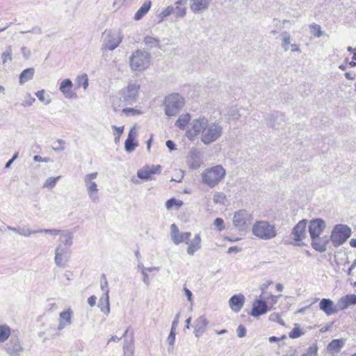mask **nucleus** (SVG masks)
<instances>
[{
  "mask_svg": "<svg viewBox=\"0 0 356 356\" xmlns=\"http://www.w3.org/2000/svg\"><path fill=\"white\" fill-rule=\"evenodd\" d=\"M222 131L220 122L211 121L205 117H200L190 122L186 131V136L191 141L199 136L201 142L208 145L217 141L222 136Z\"/></svg>",
  "mask_w": 356,
  "mask_h": 356,
  "instance_id": "1",
  "label": "nucleus"
},
{
  "mask_svg": "<svg viewBox=\"0 0 356 356\" xmlns=\"http://www.w3.org/2000/svg\"><path fill=\"white\" fill-rule=\"evenodd\" d=\"M139 89V84L134 82L129 83L127 87L120 90L118 96L113 98V110L116 112L124 106L133 105L137 101Z\"/></svg>",
  "mask_w": 356,
  "mask_h": 356,
  "instance_id": "2",
  "label": "nucleus"
},
{
  "mask_svg": "<svg viewBox=\"0 0 356 356\" xmlns=\"http://www.w3.org/2000/svg\"><path fill=\"white\" fill-rule=\"evenodd\" d=\"M252 230L254 236L264 241L271 240L277 234L275 225L266 220L257 221L252 225Z\"/></svg>",
  "mask_w": 356,
  "mask_h": 356,
  "instance_id": "3",
  "label": "nucleus"
},
{
  "mask_svg": "<svg viewBox=\"0 0 356 356\" xmlns=\"http://www.w3.org/2000/svg\"><path fill=\"white\" fill-rule=\"evenodd\" d=\"M163 106L166 115L175 116L184 106V99L179 93H172L165 97Z\"/></svg>",
  "mask_w": 356,
  "mask_h": 356,
  "instance_id": "4",
  "label": "nucleus"
},
{
  "mask_svg": "<svg viewBox=\"0 0 356 356\" xmlns=\"http://www.w3.org/2000/svg\"><path fill=\"white\" fill-rule=\"evenodd\" d=\"M151 54L145 51L136 50L129 58L131 69L134 72H142L150 65Z\"/></svg>",
  "mask_w": 356,
  "mask_h": 356,
  "instance_id": "5",
  "label": "nucleus"
},
{
  "mask_svg": "<svg viewBox=\"0 0 356 356\" xmlns=\"http://www.w3.org/2000/svg\"><path fill=\"white\" fill-rule=\"evenodd\" d=\"M226 171L220 165L206 169L202 173V181L212 188L216 186L225 176Z\"/></svg>",
  "mask_w": 356,
  "mask_h": 356,
  "instance_id": "6",
  "label": "nucleus"
},
{
  "mask_svg": "<svg viewBox=\"0 0 356 356\" xmlns=\"http://www.w3.org/2000/svg\"><path fill=\"white\" fill-rule=\"evenodd\" d=\"M351 235V229L346 225H336L332 232L330 239L334 246L344 243Z\"/></svg>",
  "mask_w": 356,
  "mask_h": 356,
  "instance_id": "7",
  "label": "nucleus"
},
{
  "mask_svg": "<svg viewBox=\"0 0 356 356\" xmlns=\"http://www.w3.org/2000/svg\"><path fill=\"white\" fill-rule=\"evenodd\" d=\"M252 220V214L245 209H240L234 214L233 224L239 231L245 230L251 225Z\"/></svg>",
  "mask_w": 356,
  "mask_h": 356,
  "instance_id": "8",
  "label": "nucleus"
},
{
  "mask_svg": "<svg viewBox=\"0 0 356 356\" xmlns=\"http://www.w3.org/2000/svg\"><path fill=\"white\" fill-rule=\"evenodd\" d=\"M307 223V220L303 219L298 222L293 228L291 236L293 240L292 243L293 245L297 246H303L305 245L302 241L306 237Z\"/></svg>",
  "mask_w": 356,
  "mask_h": 356,
  "instance_id": "9",
  "label": "nucleus"
},
{
  "mask_svg": "<svg viewBox=\"0 0 356 356\" xmlns=\"http://www.w3.org/2000/svg\"><path fill=\"white\" fill-rule=\"evenodd\" d=\"M97 175L98 173L96 172L87 174L83 178L88 195L93 202H97L99 200V196L97 195L99 189L96 182L93 181V179L97 178Z\"/></svg>",
  "mask_w": 356,
  "mask_h": 356,
  "instance_id": "10",
  "label": "nucleus"
},
{
  "mask_svg": "<svg viewBox=\"0 0 356 356\" xmlns=\"http://www.w3.org/2000/svg\"><path fill=\"white\" fill-rule=\"evenodd\" d=\"M46 234L51 236L59 235L60 244L67 250L72 245L73 234L69 230H60L56 229H46Z\"/></svg>",
  "mask_w": 356,
  "mask_h": 356,
  "instance_id": "11",
  "label": "nucleus"
},
{
  "mask_svg": "<svg viewBox=\"0 0 356 356\" xmlns=\"http://www.w3.org/2000/svg\"><path fill=\"white\" fill-rule=\"evenodd\" d=\"M122 42V37L119 33H106L104 40V47L110 51L114 50L118 47Z\"/></svg>",
  "mask_w": 356,
  "mask_h": 356,
  "instance_id": "12",
  "label": "nucleus"
},
{
  "mask_svg": "<svg viewBox=\"0 0 356 356\" xmlns=\"http://www.w3.org/2000/svg\"><path fill=\"white\" fill-rule=\"evenodd\" d=\"M170 231L171 238L175 244L178 245L183 242L188 243V240L191 236V232H186L179 234L178 227L175 224L171 225Z\"/></svg>",
  "mask_w": 356,
  "mask_h": 356,
  "instance_id": "13",
  "label": "nucleus"
},
{
  "mask_svg": "<svg viewBox=\"0 0 356 356\" xmlns=\"http://www.w3.org/2000/svg\"><path fill=\"white\" fill-rule=\"evenodd\" d=\"M325 228V222L321 218L313 219L309 222L308 230L310 237L321 235Z\"/></svg>",
  "mask_w": 356,
  "mask_h": 356,
  "instance_id": "14",
  "label": "nucleus"
},
{
  "mask_svg": "<svg viewBox=\"0 0 356 356\" xmlns=\"http://www.w3.org/2000/svg\"><path fill=\"white\" fill-rule=\"evenodd\" d=\"M312 238V248L319 252H325L327 250V245L329 243V237L327 236L311 237Z\"/></svg>",
  "mask_w": 356,
  "mask_h": 356,
  "instance_id": "15",
  "label": "nucleus"
},
{
  "mask_svg": "<svg viewBox=\"0 0 356 356\" xmlns=\"http://www.w3.org/2000/svg\"><path fill=\"white\" fill-rule=\"evenodd\" d=\"M5 350L10 356H18L22 347L17 337H12L9 342L5 345Z\"/></svg>",
  "mask_w": 356,
  "mask_h": 356,
  "instance_id": "16",
  "label": "nucleus"
},
{
  "mask_svg": "<svg viewBox=\"0 0 356 356\" xmlns=\"http://www.w3.org/2000/svg\"><path fill=\"white\" fill-rule=\"evenodd\" d=\"M68 259L67 249L58 245L55 250V263L56 266L64 267L65 262Z\"/></svg>",
  "mask_w": 356,
  "mask_h": 356,
  "instance_id": "17",
  "label": "nucleus"
},
{
  "mask_svg": "<svg viewBox=\"0 0 356 356\" xmlns=\"http://www.w3.org/2000/svg\"><path fill=\"white\" fill-rule=\"evenodd\" d=\"M73 86L72 81L70 79H65L60 84L59 90L67 99H76L77 95L72 90Z\"/></svg>",
  "mask_w": 356,
  "mask_h": 356,
  "instance_id": "18",
  "label": "nucleus"
},
{
  "mask_svg": "<svg viewBox=\"0 0 356 356\" xmlns=\"http://www.w3.org/2000/svg\"><path fill=\"white\" fill-rule=\"evenodd\" d=\"M319 308L327 316H331L337 313V305L329 298H323L319 302Z\"/></svg>",
  "mask_w": 356,
  "mask_h": 356,
  "instance_id": "19",
  "label": "nucleus"
},
{
  "mask_svg": "<svg viewBox=\"0 0 356 356\" xmlns=\"http://www.w3.org/2000/svg\"><path fill=\"white\" fill-rule=\"evenodd\" d=\"M268 312V305L266 302L262 300H256L252 305L251 315L254 317L266 314Z\"/></svg>",
  "mask_w": 356,
  "mask_h": 356,
  "instance_id": "20",
  "label": "nucleus"
},
{
  "mask_svg": "<svg viewBox=\"0 0 356 356\" xmlns=\"http://www.w3.org/2000/svg\"><path fill=\"white\" fill-rule=\"evenodd\" d=\"M211 0H191V9L194 13H202L208 10Z\"/></svg>",
  "mask_w": 356,
  "mask_h": 356,
  "instance_id": "21",
  "label": "nucleus"
},
{
  "mask_svg": "<svg viewBox=\"0 0 356 356\" xmlns=\"http://www.w3.org/2000/svg\"><path fill=\"white\" fill-rule=\"evenodd\" d=\"M208 324L209 321L204 316H200L195 321L194 334L197 338H199L204 333Z\"/></svg>",
  "mask_w": 356,
  "mask_h": 356,
  "instance_id": "22",
  "label": "nucleus"
},
{
  "mask_svg": "<svg viewBox=\"0 0 356 356\" xmlns=\"http://www.w3.org/2000/svg\"><path fill=\"white\" fill-rule=\"evenodd\" d=\"M245 302V297L242 294L234 295L229 300L230 308L234 312H239Z\"/></svg>",
  "mask_w": 356,
  "mask_h": 356,
  "instance_id": "23",
  "label": "nucleus"
},
{
  "mask_svg": "<svg viewBox=\"0 0 356 356\" xmlns=\"http://www.w3.org/2000/svg\"><path fill=\"white\" fill-rule=\"evenodd\" d=\"M72 312L70 309L67 311H64L60 313L59 316V324L58 329L59 330H63L66 325H71L72 323Z\"/></svg>",
  "mask_w": 356,
  "mask_h": 356,
  "instance_id": "24",
  "label": "nucleus"
},
{
  "mask_svg": "<svg viewBox=\"0 0 356 356\" xmlns=\"http://www.w3.org/2000/svg\"><path fill=\"white\" fill-rule=\"evenodd\" d=\"M284 120V115L280 113L275 112L266 118L267 125L275 128Z\"/></svg>",
  "mask_w": 356,
  "mask_h": 356,
  "instance_id": "25",
  "label": "nucleus"
},
{
  "mask_svg": "<svg viewBox=\"0 0 356 356\" xmlns=\"http://www.w3.org/2000/svg\"><path fill=\"white\" fill-rule=\"evenodd\" d=\"M108 292L109 290L106 289V293H104V296L99 299L98 302V307L106 315H108L110 312Z\"/></svg>",
  "mask_w": 356,
  "mask_h": 356,
  "instance_id": "26",
  "label": "nucleus"
},
{
  "mask_svg": "<svg viewBox=\"0 0 356 356\" xmlns=\"http://www.w3.org/2000/svg\"><path fill=\"white\" fill-rule=\"evenodd\" d=\"M35 70L33 67L27 68L23 70L19 74V83L23 86L27 81L31 80L33 77Z\"/></svg>",
  "mask_w": 356,
  "mask_h": 356,
  "instance_id": "27",
  "label": "nucleus"
},
{
  "mask_svg": "<svg viewBox=\"0 0 356 356\" xmlns=\"http://www.w3.org/2000/svg\"><path fill=\"white\" fill-rule=\"evenodd\" d=\"M189 162H191V168L197 169L200 166L201 153L196 149L191 151L189 156Z\"/></svg>",
  "mask_w": 356,
  "mask_h": 356,
  "instance_id": "28",
  "label": "nucleus"
},
{
  "mask_svg": "<svg viewBox=\"0 0 356 356\" xmlns=\"http://www.w3.org/2000/svg\"><path fill=\"white\" fill-rule=\"evenodd\" d=\"M201 238L199 234H196L193 241L189 244L187 248V253L189 255H193L194 253L201 248Z\"/></svg>",
  "mask_w": 356,
  "mask_h": 356,
  "instance_id": "29",
  "label": "nucleus"
},
{
  "mask_svg": "<svg viewBox=\"0 0 356 356\" xmlns=\"http://www.w3.org/2000/svg\"><path fill=\"white\" fill-rule=\"evenodd\" d=\"M344 345L343 339H334L327 346V350L332 353H339Z\"/></svg>",
  "mask_w": 356,
  "mask_h": 356,
  "instance_id": "30",
  "label": "nucleus"
},
{
  "mask_svg": "<svg viewBox=\"0 0 356 356\" xmlns=\"http://www.w3.org/2000/svg\"><path fill=\"white\" fill-rule=\"evenodd\" d=\"M152 6L150 1L145 2L142 6L137 10L134 15L135 20H140L149 10Z\"/></svg>",
  "mask_w": 356,
  "mask_h": 356,
  "instance_id": "31",
  "label": "nucleus"
},
{
  "mask_svg": "<svg viewBox=\"0 0 356 356\" xmlns=\"http://www.w3.org/2000/svg\"><path fill=\"white\" fill-rule=\"evenodd\" d=\"M191 115L188 113L180 115L176 121L175 125L180 129H185L186 127L189 126Z\"/></svg>",
  "mask_w": 356,
  "mask_h": 356,
  "instance_id": "32",
  "label": "nucleus"
},
{
  "mask_svg": "<svg viewBox=\"0 0 356 356\" xmlns=\"http://www.w3.org/2000/svg\"><path fill=\"white\" fill-rule=\"evenodd\" d=\"M182 205L183 202L175 198H170L165 202V207L168 211L172 209L179 210Z\"/></svg>",
  "mask_w": 356,
  "mask_h": 356,
  "instance_id": "33",
  "label": "nucleus"
},
{
  "mask_svg": "<svg viewBox=\"0 0 356 356\" xmlns=\"http://www.w3.org/2000/svg\"><path fill=\"white\" fill-rule=\"evenodd\" d=\"M10 334V329L6 325H0V343L4 342L8 339Z\"/></svg>",
  "mask_w": 356,
  "mask_h": 356,
  "instance_id": "34",
  "label": "nucleus"
},
{
  "mask_svg": "<svg viewBox=\"0 0 356 356\" xmlns=\"http://www.w3.org/2000/svg\"><path fill=\"white\" fill-rule=\"evenodd\" d=\"M76 83L78 87L82 86L83 89H86L88 87V78L86 74L79 75L76 79Z\"/></svg>",
  "mask_w": 356,
  "mask_h": 356,
  "instance_id": "35",
  "label": "nucleus"
},
{
  "mask_svg": "<svg viewBox=\"0 0 356 356\" xmlns=\"http://www.w3.org/2000/svg\"><path fill=\"white\" fill-rule=\"evenodd\" d=\"M144 43L149 48H153L159 46V40L151 36H146L144 38Z\"/></svg>",
  "mask_w": 356,
  "mask_h": 356,
  "instance_id": "36",
  "label": "nucleus"
},
{
  "mask_svg": "<svg viewBox=\"0 0 356 356\" xmlns=\"http://www.w3.org/2000/svg\"><path fill=\"white\" fill-rule=\"evenodd\" d=\"M138 146V143L134 140L127 138L124 142V149L128 153L132 152Z\"/></svg>",
  "mask_w": 356,
  "mask_h": 356,
  "instance_id": "37",
  "label": "nucleus"
},
{
  "mask_svg": "<svg viewBox=\"0 0 356 356\" xmlns=\"http://www.w3.org/2000/svg\"><path fill=\"white\" fill-rule=\"evenodd\" d=\"M137 175L140 179L144 180H148L152 178V175L149 172V169H147L146 166L138 170L137 172Z\"/></svg>",
  "mask_w": 356,
  "mask_h": 356,
  "instance_id": "38",
  "label": "nucleus"
},
{
  "mask_svg": "<svg viewBox=\"0 0 356 356\" xmlns=\"http://www.w3.org/2000/svg\"><path fill=\"white\" fill-rule=\"evenodd\" d=\"M43 229H31L29 227H21V231L19 235L24 236H30L33 234L36 233H42Z\"/></svg>",
  "mask_w": 356,
  "mask_h": 356,
  "instance_id": "39",
  "label": "nucleus"
},
{
  "mask_svg": "<svg viewBox=\"0 0 356 356\" xmlns=\"http://www.w3.org/2000/svg\"><path fill=\"white\" fill-rule=\"evenodd\" d=\"M282 47L284 49V51H288L289 49V44L291 43V37L289 34L286 32H284L282 34Z\"/></svg>",
  "mask_w": 356,
  "mask_h": 356,
  "instance_id": "40",
  "label": "nucleus"
},
{
  "mask_svg": "<svg viewBox=\"0 0 356 356\" xmlns=\"http://www.w3.org/2000/svg\"><path fill=\"white\" fill-rule=\"evenodd\" d=\"M226 196L222 192H218L213 195V202L216 204H225Z\"/></svg>",
  "mask_w": 356,
  "mask_h": 356,
  "instance_id": "41",
  "label": "nucleus"
},
{
  "mask_svg": "<svg viewBox=\"0 0 356 356\" xmlns=\"http://www.w3.org/2000/svg\"><path fill=\"white\" fill-rule=\"evenodd\" d=\"M302 334H303V332L300 329L299 325L296 323L295 324V327L293 328V330L289 332V336L291 339H297Z\"/></svg>",
  "mask_w": 356,
  "mask_h": 356,
  "instance_id": "42",
  "label": "nucleus"
},
{
  "mask_svg": "<svg viewBox=\"0 0 356 356\" xmlns=\"http://www.w3.org/2000/svg\"><path fill=\"white\" fill-rule=\"evenodd\" d=\"M310 29L312 34L317 38H320L323 35V32L321 31V28L318 24L314 23L310 25Z\"/></svg>",
  "mask_w": 356,
  "mask_h": 356,
  "instance_id": "43",
  "label": "nucleus"
},
{
  "mask_svg": "<svg viewBox=\"0 0 356 356\" xmlns=\"http://www.w3.org/2000/svg\"><path fill=\"white\" fill-rule=\"evenodd\" d=\"M1 59L3 64L7 63L8 61H11L12 60V49L10 47H8V49L2 53Z\"/></svg>",
  "mask_w": 356,
  "mask_h": 356,
  "instance_id": "44",
  "label": "nucleus"
},
{
  "mask_svg": "<svg viewBox=\"0 0 356 356\" xmlns=\"http://www.w3.org/2000/svg\"><path fill=\"white\" fill-rule=\"evenodd\" d=\"M174 11L175 8L172 6H169L159 14V17L162 20L164 17L170 15L172 13H174Z\"/></svg>",
  "mask_w": 356,
  "mask_h": 356,
  "instance_id": "45",
  "label": "nucleus"
},
{
  "mask_svg": "<svg viewBox=\"0 0 356 356\" xmlns=\"http://www.w3.org/2000/svg\"><path fill=\"white\" fill-rule=\"evenodd\" d=\"M337 305V312L340 310H343L349 307L345 296L341 298L339 300L337 305Z\"/></svg>",
  "mask_w": 356,
  "mask_h": 356,
  "instance_id": "46",
  "label": "nucleus"
},
{
  "mask_svg": "<svg viewBox=\"0 0 356 356\" xmlns=\"http://www.w3.org/2000/svg\"><path fill=\"white\" fill-rule=\"evenodd\" d=\"M228 116L234 120H238L241 117L236 107H232L228 111Z\"/></svg>",
  "mask_w": 356,
  "mask_h": 356,
  "instance_id": "47",
  "label": "nucleus"
},
{
  "mask_svg": "<svg viewBox=\"0 0 356 356\" xmlns=\"http://www.w3.org/2000/svg\"><path fill=\"white\" fill-rule=\"evenodd\" d=\"M65 142L62 140H58L54 142L51 146L52 149L56 152L63 151L64 149Z\"/></svg>",
  "mask_w": 356,
  "mask_h": 356,
  "instance_id": "48",
  "label": "nucleus"
},
{
  "mask_svg": "<svg viewBox=\"0 0 356 356\" xmlns=\"http://www.w3.org/2000/svg\"><path fill=\"white\" fill-rule=\"evenodd\" d=\"M269 320L273 322H277L282 325H284V321L277 313H273L269 316Z\"/></svg>",
  "mask_w": 356,
  "mask_h": 356,
  "instance_id": "49",
  "label": "nucleus"
},
{
  "mask_svg": "<svg viewBox=\"0 0 356 356\" xmlns=\"http://www.w3.org/2000/svg\"><path fill=\"white\" fill-rule=\"evenodd\" d=\"M60 178V176L56 177H51L46 179V187L53 188L55 186L57 181Z\"/></svg>",
  "mask_w": 356,
  "mask_h": 356,
  "instance_id": "50",
  "label": "nucleus"
},
{
  "mask_svg": "<svg viewBox=\"0 0 356 356\" xmlns=\"http://www.w3.org/2000/svg\"><path fill=\"white\" fill-rule=\"evenodd\" d=\"M317 347L316 346H310L307 352L301 356H317Z\"/></svg>",
  "mask_w": 356,
  "mask_h": 356,
  "instance_id": "51",
  "label": "nucleus"
},
{
  "mask_svg": "<svg viewBox=\"0 0 356 356\" xmlns=\"http://www.w3.org/2000/svg\"><path fill=\"white\" fill-rule=\"evenodd\" d=\"M213 225L218 228L219 231L225 229L224 220L220 218H217L213 222Z\"/></svg>",
  "mask_w": 356,
  "mask_h": 356,
  "instance_id": "52",
  "label": "nucleus"
},
{
  "mask_svg": "<svg viewBox=\"0 0 356 356\" xmlns=\"http://www.w3.org/2000/svg\"><path fill=\"white\" fill-rule=\"evenodd\" d=\"M237 336L240 338L244 337L246 334V328L243 325H239L236 330Z\"/></svg>",
  "mask_w": 356,
  "mask_h": 356,
  "instance_id": "53",
  "label": "nucleus"
},
{
  "mask_svg": "<svg viewBox=\"0 0 356 356\" xmlns=\"http://www.w3.org/2000/svg\"><path fill=\"white\" fill-rule=\"evenodd\" d=\"M35 101V99L34 97H32L30 94H27L25 97V100L22 104V106H31L33 104V103Z\"/></svg>",
  "mask_w": 356,
  "mask_h": 356,
  "instance_id": "54",
  "label": "nucleus"
},
{
  "mask_svg": "<svg viewBox=\"0 0 356 356\" xmlns=\"http://www.w3.org/2000/svg\"><path fill=\"white\" fill-rule=\"evenodd\" d=\"M146 167L149 169L151 175L160 172L161 170V167L159 165Z\"/></svg>",
  "mask_w": 356,
  "mask_h": 356,
  "instance_id": "55",
  "label": "nucleus"
},
{
  "mask_svg": "<svg viewBox=\"0 0 356 356\" xmlns=\"http://www.w3.org/2000/svg\"><path fill=\"white\" fill-rule=\"evenodd\" d=\"M186 8L185 7L180 8L179 6H177L176 8H175L174 13L176 14V15L177 17H182L186 15Z\"/></svg>",
  "mask_w": 356,
  "mask_h": 356,
  "instance_id": "56",
  "label": "nucleus"
},
{
  "mask_svg": "<svg viewBox=\"0 0 356 356\" xmlns=\"http://www.w3.org/2000/svg\"><path fill=\"white\" fill-rule=\"evenodd\" d=\"M349 306L356 305V295L350 294L345 296Z\"/></svg>",
  "mask_w": 356,
  "mask_h": 356,
  "instance_id": "57",
  "label": "nucleus"
},
{
  "mask_svg": "<svg viewBox=\"0 0 356 356\" xmlns=\"http://www.w3.org/2000/svg\"><path fill=\"white\" fill-rule=\"evenodd\" d=\"M122 112L124 113H125L126 115L131 114L132 115H135L140 113V112L138 110H136V109H134L132 108H124L122 109Z\"/></svg>",
  "mask_w": 356,
  "mask_h": 356,
  "instance_id": "58",
  "label": "nucleus"
},
{
  "mask_svg": "<svg viewBox=\"0 0 356 356\" xmlns=\"http://www.w3.org/2000/svg\"><path fill=\"white\" fill-rule=\"evenodd\" d=\"M175 340V330H170V334L168 337V341L170 345H174Z\"/></svg>",
  "mask_w": 356,
  "mask_h": 356,
  "instance_id": "59",
  "label": "nucleus"
},
{
  "mask_svg": "<svg viewBox=\"0 0 356 356\" xmlns=\"http://www.w3.org/2000/svg\"><path fill=\"white\" fill-rule=\"evenodd\" d=\"M102 278L104 280V282H101V288H102V290L104 292V293H105L106 290L108 289V282H107L106 275L104 274L102 275Z\"/></svg>",
  "mask_w": 356,
  "mask_h": 356,
  "instance_id": "60",
  "label": "nucleus"
},
{
  "mask_svg": "<svg viewBox=\"0 0 356 356\" xmlns=\"http://www.w3.org/2000/svg\"><path fill=\"white\" fill-rule=\"evenodd\" d=\"M141 273L143 276V280L144 283L147 286H149V276H148L147 273H146V267H143V270H142Z\"/></svg>",
  "mask_w": 356,
  "mask_h": 356,
  "instance_id": "61",
  "label": "nucleus"
},
{
  "mask_svg": "<svg viewBox=\"0 0 356 356\" xmlns=\"http://www.w3.org/2000/svg\"><path fill=\"white\" fill-rule=\"evenodd\" d=\"M123 349L124 351H129L131 353L133 354V346H132V342H127L125 341L124 344L123 346Z\"/></svg>",
  "mask_w": 356,
  "mask_h": 356,
  "instance_id": "62",
  "label": "nucleus"
},
{
  "mask_svg": "<svg viewBox=\"0 0 356 356\" xmlns=\"http://www.w3.org/2000/svg\"><path fill=\"white\" fill-rule=\"evenodd\" d=\"M136 135L137 133L136 132V127H133L128 134L127 138L135 140Z\"/></svg>",
  "mask_w": 356,
  "mask_h": 356,
  "instance_id": "63",
  "label": "nucleus"
},
{
  "mask_svg": "<svg viewBox=\"0 0 356 356\" xmlns=\"http://www.w3.org/2000/svg\"><path fill=\"white\" fill-rule=\"evenodd\" d=\"M179 317H180V313L177 314L175 317V319L172 321L171 329L176 330V328L178 325V323H179Z\"/></svg>",
  "mask_w": 356,
  "mask_h": 356,
  "instance_id": "64",
  "label": "nucleus"
}]
</instances>
